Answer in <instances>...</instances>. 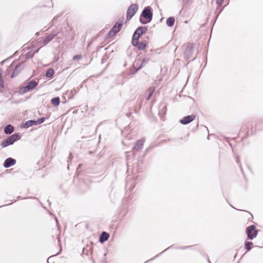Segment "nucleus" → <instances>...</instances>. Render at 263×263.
Returning <instances> with one entry per match:
<instances>
[{
  "instance_id": "f257e3e1",
  "label": "nucleus",
  "mask_w": 263,
  "mask_h": 263,
  "mask_svg": "<svg viewBox=\"0 0 263 263\" xmlns=\"http://www.w3.org/2000/svg\"><path fill=\"white\" fill-rule=\"evenodd\" d=\"M153 16V9L151 6H147L144 7L142 10L139 18L140 22L145 25L150 23Z\"/></svg>"
},
{
  "instance_id": "f03ea898",
  "label": "nucleus",
  "mask_w": 263,
  "mask_h": 263,
  "mask_svg": "<svg viewBox=\"0 0 263 263\" xmlns=\"http://www.w3.org/2000/svg\"><path fill=\"white\" fill-rule=\"evenodd\" d=\"M21 138L20 133L14 134L2 142L3 147H6L13 144L15 142L19 140Z\"/></svg>"
},
{
  "instance_id": "7ed1b4c3",
  "label": "nucleus",
  "mask_w": 263,
  "mask_h": 263,
  "mask_svg": "<svg viewBox=\"0 0 263 263\" xmlns=\"http://www.w3.org/2000/svg\"><path fill=\"white\" fill-rule=\"evenodd\" d=\"M38 85V82L34 80L29 81L24 86L21 87L20 89V93L25 94L27 92L33 90Z\"/></svg>"
},
{
  "instance_id": "20e7f679",
  "label": "nucleus",
  "mask_w": 263,
  "mask_h": 263,
  "mask_svg": "<svg viewBox=\"0 0 263 263\" xmlns=\"http://www.w3.org/2000/svg\"><path fill=\"white\" fill-rule=\"evenodd\" d=\"M246 232L248 239L252 240L255 238L258 234V231L256 229L255 225L252 224L246 228Z\"/></svg>"
},
{
  "instance_id": "39448f33",
  "label": "nucleus",
  "mask_w": 263,
  "mask_h": 263,
  "mask_svg": "<svg viewBox=\"0 0 263 263\" xmlns=\"http://www.w3.org/2000/svg\"><path fill=\"white\" fill-rule=\"evenodd\" d=\"M138 10V6L137 4H133L128 8L126 12V19L130 20L136 13Z\"/></svg>"
},
{
  "instance_id": "423d86ee",
  "label": "nucleus",
  "mask_w": 263,
  "mask_h": 263,
  "mask_svg": "<svg viewBox=\"0 0 263 263\" xmlns=\"http://www.w3.org/2000/svg\"><path fill=\"white\" fill-rule=\"evenodd\" d=\"M147 30V27L146 26H139L135 31L132 40H139L140 37Z\"/></svg>"
},
{
  "instance_id": "0eeeda50",
  "label": "nucleus",
  "mask_w": 263,
  "mask_h": 263,
  "mask_svg": "<svg viewBox=\"0 0 263 263\" xmlns=\"http://www.w3.org/2000/svg\"><path fill=\"white\" fill-rule=\"evenodd\" d=\"M194 47L195 45L193 44H187L184 52V57L185 60H188L192 57L194 53Z\"/></svg>"
},
{
  "instance_id": "6e6552de",
  "label": "nucleus",
  "mask_w": 263,
  "mask_h": 263,
  "mask_svg": "<svg viewBox=\"0 0 263 263\" xmlns=\"http://www.w3.org/2000/svg\"><path fill=\"white\" fill-rule=\"evenodd\" d=\"M60 32L53 31L50 34L47 35V36L43 40V44L44 45H46L49 42H50L53 39L57 36L58 39H61L62 37L61 36H59V34Z\"/></svg>"
},
{
  "instance_id": "1a4fd4ad",
  "label": "nucleus",
  "mask_w": 263,
  "mask_h": 263,
  "mask_svg": "<svg viewBox=\"0 0 263 263\" xmlns=\"http://www.w3.org/2000/svg\"><path fill=\"white\" fill-rule=\"evenodd\" d=\"M24 62H21L18 64L16 65L14 69L13 72L11 74V78H14L16 77L18 73L24 69Z\"/></svg>"
},
{
  "instance_id": "9d476101",
  "label": "nucleus",
  "mask_w": 263,
  "mask_h": 263,
  "mask_svg": "<svg viewBox=\"0 0 263 263\" xmlns=\"http://www.w3.org/2000/svg\"><path fill=\"white\" fill-rule=\"evenodd\" d=\"M196 116L194 114L184 117L180 120L179 122L182 125H186L195 119Z\"/></svg>"
},
{
  "instance_id": "9b49d317",
  "label": "nucleus",
  "mask_w": 263,
  "mask_h": 263,
  "mask_svg": "<svg viewBox=\"0 0 263 263\" xmlns=\"http://www.w3.org/2000/svg\"><path fill=\"white\" fill-rule=\"evenodd\" d=\"M132 45L136 47L139 50L144 49L147 45L146 41L139 42V40H132Z\"/></svg>"
},
{
  "instance_id": "f8f14e48",
  "label": "nucleus",
  "mask_w": 263,
  "mask_h": 263,
  "mask_svg": "<svg viewBox=\"0 0 263 263\" xmlns=\"http://www.w3.org/2000/svg\"><path fill=\"white\" fill-rule=\"evenodd\" d=\"M145 141V139L144 138L138 140L137 141L135 145L133 147V148L134 154L135 153L136 151H139L141 149H142Z\"/></svg>"
},
{
  "instance_id": "ddd939ff",
  "label": "nucleus",
  "mask_w": 263,
  "mask_h": 263,
  "mask_svg": "<svg viewBox=\"0 0 263 263\" xmlns=\"http://www.w3.org/2000/svg\"><path fill=\"white\" fill-rule=\"evenodd\" d=\"M223 2V0H216V3L217 5V7L215 11V13L216 14L215 20H217L219 15L221 13L224 7L221 8V6H222Z\"/></svg>"
},
{
  "instance_id": "4468645a",
  "label": "nucleus",
  "mask_w": 263,
  "mask_h": 263,
  "mask_svg": "<svg viewBox=\"0 0 263 263\" xmlns=\"http://www.w3.org/2000/svg\"><path fill=\"white\" fill-rule=\"evenodd\" d=\"M16 163L15 159L9 157L5 159L3 166L5 168H9L13 165H14Z\"/></svg>"
},
{
  "instance_id": "2eb2a0df",
  "label": "nucleus",
  "mask_w": 263,
  "mask_h": 263,
  "mask_svg": "<svg viewBox=\"0 0 263 263\" xmlns=\"http://www.w3.org/2000/svg\"><path fill=\"white\" fill-rule=\"evenodd\" d=\"M140 63L139 60H136L134 62L133 67L130 69V74H135L139 70V64Z\"/></svg>"
},
{
  "instance_id": "dca6fc26",
  "label": "nucleus",
  "mask_w": 263,
  "mask_h": 263,
  "mask_svg": "<svg viewBox=\"0 0 263 263\" xmlns=\"http://www.w3.org/2000/svg\"><path fill=\"white\" fill-rule=\"evenodd\" d=\"M109 236L110 235L108 233L103 231L99 236V242L103 243L108 239Z\"/></svg>"
},
{
  "instance_id": "f3484780",
  "label": "nucleus",
  "mask_w": 263,
  "mask_h": 263,
  "mask_svg": "<svg viewBox=\"0 0 263 263\" xmlns=\"http://www.w3.org/2000/svg\"><path fill=\"white\" fill-rule=\"evenodd\" d=\"M122 25V22L118 21L111 29L117 33L121 29Z\"/></svg>"
},
{
  "instance_id": "a211bd4d",
  "label": "nucleus",
  "mask_w": 263,
  "mask_h": 263,
  "mask_svg": "<svg viewBox=\"0 0 263 263\" xmlns=\"http://www.w3.org/2000/svg\"><path fill=\"white\" fill-rule=\"evenodd\" d=\"M36 120H29L25 122V123L23 124V127L25 128H27L29 127H31L33 125H37Z\"/></svg>"
},
{
  "instance_id": "6ab92c4d",
  "label": "nucleus",
  "mask_w": 263,
  "mask_h": 263,
  "mask_svg": "<svg viewBox=\"0 0 263 263\" xmlns=\"http://www.w3.org/2000/svg\"><path fill=\"white\" fill-rule=\"evenodd\" d=\"M14 131V127L11 124H7L4 128V133L6 135H10Z\"/></svg>"
},
{
  "instance_id": "aec40b11",
  "label": "nucleus",
  "mask_w": 263,
  "mask_h": 263,
  "mask_svg": "<svg viewBox=\"0 0 263 263\" xmlns=\"http://www.w3.org/2000/svg\"><path fill=\"white\" fill-rule=\"evenodd\" d=\"M177 248H179V247H177V246H175L174 245H172V246H170V247H168L167 248H166V249H165L164 250H163L162 252H161V253L158 254L157 255H156L155 257L148 259V261H152L153 260H154L155 258H157L158 257H159V256H160L162 254H163L164 252H165L166 251H167V250H169L170 249H178Z\"/></svg>"
},
{
  "instance_id": "412c9836",
  "label": "nucleus",
  "mask_w": 263,
  "mask_h": 263,
  "mask_svg": "<svg viewBox=\"0 0 263 263\" xmlns=\"http://www.w3.org/2000/svg\"><path fill=\"white\" fill-rule=\"evenodd\" d=\"M175 19L173 16L168 17L166 21V25L168 27H172L175 23Z\"/></svg>"
},
{
  "instance_id": "4be33fe9",
  "label": "nucleus",
  "mask_w": 263,
  "mask_h": 263,
  "mask_svg": "<svg viewBox=\"0 0 263 263\" xmlns=\"http://www.w3.org/2000/svg\"><path fill=\"white\" fill-rule=\"evenodd\" d=\"M55 73L54 70L53 68H49L47 70L45 76L48 78H52Z\"/></svg>"
},
{
  "instance_id": "5701e85b",
  "label": "nucleus",
  "mask_w": 263,
  "mask_h": 263,
  "mask_svg": "<svg viewBox=\"0 0 263 263\" xmlns=\"http://www.w3.org/2000/svg\"><path fill=\"white\" fill-rule=\"evenodd\" d=\"M139 61L140 63L139 64V69H141L148 63L149 59L147 58H144L142 61Z\"/></svg>"
},
{
  "instance_id": "b1692460",
  "label": "nucleus",
  "mask_w": 263,
  "mask_h": 263,
  "mask_svg": "<svg viewBox=\"0 0 263 263\" xmlns=\"http://www.w3.org/2000/svg\"><path fill=\"white\" fill-rule=\"evenodd\" d=\"M155 91V88L154 87H150L147 90V91L148 93V95L146 97V99L147 100H149L151 99V97L153 95Z\"/></svg>"
},
{
  "instance_id": "393cba45",
  "label": "nucleus",
  "mask_w": 263,
  "mask_h": 263,
  "mask_svg": "<svg viewBox=\"0 0 263 263\" xmlns=\"http://www.w3.org/2000/svg\"><path fill=\"white\" fill-rule=\"evenodd\" d=\"M51 103L55 106H58L60 103V99L59 97L53 98L51 100Z\"/></svg>"
},
{
  "instance_id": "a878e982",
  "label": "nucleus",
  "mask_w": 263,
  "mask_h": 263,
  "mask_svg": "<svg viewBox=\"0 0 263 263\" xmlns=\"http://www.w3.org/2000/svg\"><path fill=\"white\" fill-rule=\"evenodd\" d=\"M253 246V243L251 241H246L245 243V248L247 250V252L251 250L252 248V246Z\"/></svg>"
},
{
  "instance_id": "bb28decb",
  "label": "nucleus",
  "mask_w": 263,
  "mask_h": 263,
  "mask_svg": "<svg viewBox=\"0 0 263 263\" xmlns=\"http://www.w3.org/2000/svg\"><path fill=\"white\" fill-rule=\"evenodd\" d=\"M37 52H38V50H36L34 52H31V51L27 52L25 54V59H29L32 58L34 56V54L35 53Z\"/></svg>"
},
{
  "instance_id": "cd10ccee",
  "label": "nucleus",
  "mask_w": 263,
  "mask_h": 263,
  "mask_svg": "<svg viewBox=\"0 0 263 263\" xmlns=\"http://www.w3.org/2000/svg\"><path fill=\"white\" fill-rule=\"evenodd\" d=\"M135 184L134 182H132L131 183L129 182H127L126 184V187L128 188V190H130V191H132L135 187Z\"/></svg>"
},
{
  "instance_id": "c85d7f7f",
  "label": "nucleus",
  "mask_w": 263,
  "mask_h": 263,
  "mask_svg": "<svg viewBox=\"0 0 263 263\" xmlns=\"http://www.w3.org/2000/svg\"><path fill=\"white\" fill-rule=\"evenodd\" d=\"M4 87V81L3 79L2 73L0 72V92H1Z\"/></svg>"
},
{
  "instance_id": "c756f323",
  "label": "nucleus",
  "mask_w": 263,
  "mask_h": 263,
  "mask_svg": "<svg viewBox=\"0 0 263 263\" xmlns=\"http://www.w3.org/2000/svg\"><path fill=\"white\" fill-rule=\"evenodd\" d=\"M77 93V90L75 88H73L69 93V97L70 98H72L76 93Z\"/></svg>"
},
{
  "instance_id": "7c9ffc66",
  "label": "nucleus",
  "mask_w": 263,
  "mask_h": 263,
  "mask_svg": "<svg viewBox=\"0 0 263 263\" xmlns=\"http://www.w3.org/2000/svg\"><path fill=\"white\" fill-rule=\"evenodd\" d=\"M117 33H116L114 31L112 30L111 29L109 31L108 34L106 35L107 37H110L114 36L116 35Z\"/></svg>"
},
{
  "instance_id": "2f4dec72",
  "label": "nucleus",
  "mask_w": 263,
  "mask_h": 263,
  "mask_svg": "<svg viewBox=\"0 0 263 263\" xmlns=\"http://www.w3.org/2000/svg\"><path fill=\"white\" fill-rule=\"evenodd\" d=\"M45 118L44 117H41L36 120L37 125L41 124L44 122Z\"/></svg>"
},
{
  "instance_id": "473e14b6",
  "label": "nucleus",
  "mask_w": 263,
  "mask_h": 263,
  "mask_svg": "<svg viewBox=\"0 0 263 263\" xmlns=\"http://www.w3.org/2000/svg\"><path fill=\"white\" fill-rule=\"evenodd\" d=\"M166 106L164 105L162 108L159 111V114H165L166 111Z\"/></svg>"
},
{
  "instance_id": "72a5a7b5",
  "label": "nucleus",
  "mask_w": 263,
  "mask_h": 263,
  "mask_svg": "<svg viewBox=\"0 0 263 263\" xmlns=\"http://www.w3.org/2000/svg\"><path fill=\"white\" fill-rule=\"evenodd\" d=\"M82 58V55L80 54L76 55L73 57V60L76 61L78 60L81 59Z\"/></svg>"
},
{
  "instance_id": "f704fd0d",
  "label": "nucleus",
  "mask_w": 263,
  "mask_h": 263,
  "mask_svg": "<svg viewBox=\"0 0 263 263\" xmlns=\"http://www.w3.org/2000/svg\"><path fill=\"white\" fill-rule=\"evenodd\" d=\"M236 161L237 163L239 164L240 168L242 170L241 164L240 163V159H239V157L238 156H237L236 157Z\"/></svg>"
},
{
  "instance_id": "c9c22d12",
  "label": "nucleus",
  "mask_w": 263,
  "mask_h": 263,
  "mask_svg": "<svg viewBox=\"0 0 263 263\" xmlns=\"http://www.w3.org/2000/svg\"><path fill=\"white\" fill-rule=\"evenodd\" d=\"M70 33V30H66L64 33H63V35L66 37H67L68 35Z\"/></svg>"
},
{
  "instance_id": "e433bc0d",
  "label": "nucleus",
  "mask_w": 263,
  "mask_h": 263,
  "mask_svg": "<svg viewBox=\"0 0 263 263\" xmlns=\"http://www.w3.org/2000/svg\"><path fill=\"white\" fill-rule=\"evenodd\" d=\"M60 16H61L60 15H57L53 17V20H52V23H53V22L54 21L57 20V19H58V18Z\"/></svg>"
},
{
  "instance_id": "4c0bfd02",
  "label": "nucleus",
  "mask_w": 263,
  "mask_h": 263,
  "mask_svg": "<svg viewBox=\"0 0 263 263\" xmlns=\"http://www.w3.org/2000/svg\"><path fill=\"white\" fill-rule=\"evenodd\" d=\"M74 37H75V34L74 33L72 34L71 36H70V40L71 41H73L74 40Z\"/></svg>"
},
{
  "instance_id": "58836bf2",
  "label": "nucleus",
  "mask_w": 263,
  "mask_h": 263,
  "mask_svg": "<svg viewBox=\"0 0 263 263\" xmlns=\"http://www.w3.org/2000/svg\"><path fill=\"white\" fill-rule=\"evenodd\" d=\"M72 159V155H71V153L70 154V155L68 158V160H67V162H69L70 160H71Z\"/></svg>"
},
{
  "instance_id": "ea45409f",
  "label": "nucleus",
  "mask_w": 263,
  "mask_h": 263,
  "mask_svg": "<svg viewBox=\"0 0 263 263\" xmlns=\"http://www.w3.org/2000/svg\"><path fill=\"white\" fill-rule=\"evenodd\" d=\"M243 127H246L247 128H248V127H249V123H246V124H245L244 125H243L242 128Z\"/></svg>"
},
{
  "instance_id": "a19ab883",
  "label": "nucleus",
  "mask_w": 263,
  "mask_h": 263,
  "mask_svg": "<svg viewBox=\"0 0 263 263\" xmlns=\"http://www.w3.org/2000/svg\"><path fill=\"white\" fill-rule=\"evenodd\" d=\"M178 249H182V250H184V249H185V247H179V248H177Z\"/></svg>"
},
{
  "instance_id": "79ce46f5",
  "label": "nucleus",
  "mask_w": 263,
  "mask_h": 263,
  "mask_svg": "<svg viewBox=\"0 0 263 263\" xmlns=\"http://www.w3.org/2000/svg\"><path fill=\"white\" fill-rule=\"evenodd\" d=\"M7 60H3V61L1 62H0V65H2L3 64H4V63L6 62Z\"/></svg>"
},
{
  "instance_id": "37998d69",
  "label": "nucleus",
  "mask_w": 263,
  "mask_h": 263,
  "mask_svg": "<svg viewBox=\"0 0 263 263\" xmlns=\"http://www.w3.org/2000/svg\"><path fill=\"white\" fill-rule=\"evenodd\" d=\"M151 148H152V147H150L146 148V149L145 150V153H147L149 151V150Z\"/></svg>"
},
{
  "instance_id": "c03bdc74",
  "label": "nucleus",
  "mask_w": 263,
  "mask_h": 263,
  "mask_svg": "<svg viewBox=\"0 0 263 263\" xmlns=\"http://www.w3.org/2000/svg\"><path fill=\"white\" fill-rule=\"evenodd\" d=\"M193 247V246H185V249H188L190 248H192Z\"/></svg>"
},
{
  "instance_id": "a18cd8bd",
  "label": "nucleus",
  "mask_w": 263,
  "mask_h": 263,
  "mask_svg": "<svg viewBox=\"0 0 263 263\" xmlns=\"http://www.w3.org/2000/svg\"><path fill=\"white\" fill-rule=\"evenodd\" d=\"M35 35H36V36H39V35H40V33H39V32H36V33H35Z\"/></svg>"
},
{
  "instance_id": "49530a36",
  "label": "nucleus",
  "mask_w": 263,
  "mask_h": 263,
  "mask_svg": "<svg viewBox=\"0 0 263 263\" xmlns=\"http://www.w3.org/2000/svg\"><path fill=\"white\" fill-rule=\"evenodd\" d=\"M55 220H56L57 224H58V221L57 219L56 218Z\"/></svg>"
},
{
  "instance_id": "de8ad7c7",
  "label": "nucleus",
  "mask_w": 263,
  "mask_h": 263,
  "mask_svg": "<svg viewBox=\"0 0 263 263\" xmlns=\"http://www.w3.org/2000/svg\"><path fill=\"white\" fill-rule=\"evenodd\" d=\"M227 2H228L227 4H228L229 3V0H227Z\"/></svg>"
},
{
  "instance_id": "09e8293b",
  "label": "nucleus",
  "mask_w": 263,
  "mask_h": 263,
  "mask_svg": "<svg viewBox=\"0 0 263 263\" xmlns=\"http://www.w3.org/2000/svg\"><path fill=\"white\" fill-rule=\"evenodd\" d=\"M126 65H127V64H126V63H125V64H124V67H125V66H126Z\"/></svg>"
},
{
  "instance_id": "8fccbe9b",
  "label": "nucleus",
  "mask_w": 263,
  "mask_h": 263,
  "mask_svg": "<svg viewBox=\"0 0 263 263\" xmlns=\"http://www.w3.org/2000/svg\"><path fill=\"white\" fill-rule=\"evenodd\" d=\"M148 260H147L146 261H145L144 263H146L147 262H149L150 261H148Z\"/></svg>"
},
{
  "instance_id": "3c124183",
  "label": "nucleus",
  "mask_w": 263,
  "mask_h": 263,
  "mask_svg": "<svg viewBox=\"0 0 263 263\" xmlns=\"http://www.w3.org/2000/svg\"><path fill=\"white\" fill-rule=\"evenodd\" d=\"M28 198H33L32 197H28Z\"/></svg>"
},
{
  "instance_id": "603ef678",
  "label": "nucleus",
  "mask_w": 263,
  "mask_h": 263,
  "mask_svg": "<svg viewBox=\"0 0 263 263\" xmlns=\"http://www.w3.org/2000/svg\"><path fill=\"white\" fill-rule=\"evenodd\" d=\"M195 59L196 58H194L192 61L195 60Z\"/></svg>"
},
{
  "instance_id": "864d4df0",
  "label": "nucleus",
  "mask_w": 263,
  "mask_h": 263,
  "mask_svg": "<svg viewBox=\"0 0 263 263\" xmlns=\"http://www.w3.org/2000/svg\"><path fill=\"white\" fill-rule=\"evenodd\" d=\"M209 263H211V262H210V261L209 260Z\"/></svg>"
}]
</instances>
